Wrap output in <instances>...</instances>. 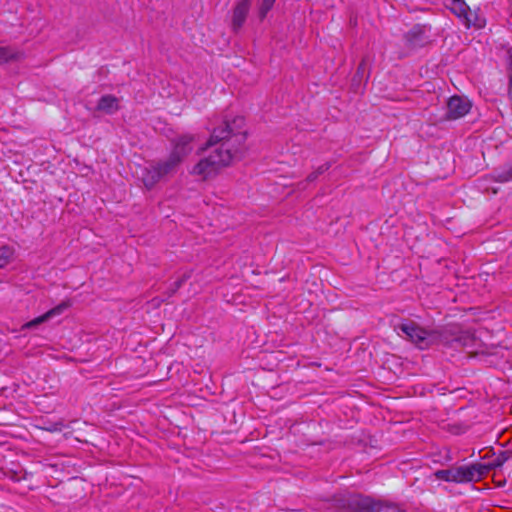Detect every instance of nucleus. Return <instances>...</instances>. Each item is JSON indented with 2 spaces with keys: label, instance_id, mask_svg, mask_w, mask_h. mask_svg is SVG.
Returning <instances> with one entry per match:
<instances>
[{
  "label": "nucleus",
  "instance_id": "f257e3e1",
  "mask_svg": "<svg viewBox=\"0 0 512 512\" xmlns=\"http://www.w3.org/2000/svg\"><path fill=\"white\" fill-rule=\"evenodd\" d=\"M247 127L241 116L225 121L215 128L206 147L210 153L201 158L189 171L197 181L207 182L215 179L224 168L241 159L247 150Z\"/></svg>",
  "mask_w": 512,
  "mask_h": 512
},
{
  "label": "nucleus",
  "instance_id": "f03ea898",
  "mask_svg": "<svg viewBox=\"0 0 512 512\" xmlns=\"http://www.w3.org/2000/svg\"><path fill=\"white\" fill-rule=\"evenodd\" d=\"M486 467L483 465L460 466L446 470H438L434 476L438 480L447 482L463 483L480 479L485 473Z\"/></svg>",
  "mask_w": 512,
  "mask_h": 512
},
{
  "label": "nucleus",
  "instance_id": "7ed1b4c3",
  "mask_svg": "<svg viewBox=\"0 0 512 512\" xmlns=\"http://www.w3.org/2000/svg\"><path fill=\"white\" fill-rule=\"evenodd\" d=\"M398 333L405 335L407 339L417 345L419 348H427L435 339L432 332L419 327L414 322L402 323L397 327Z\"/></svg>",
  "mask_w": 512,
  "mask_h": 512
},
{
  "label": "nucleus",
  "instance_id": "20e7f679",
  "mask_svg": "<svg viewBox=\"0 0 512 512\" xmlns=\"http://www.w3.org/2000/svg\"><path fill=\"white\" fill-rule=\"evenodd\" d=\"M195 137L191 134L179 135L173 140L171 156L179 158L181 163L194 149Z\"/></svg>",
  "mask_w": 512,
  "mask_h": 512
},
{
  "label": "nucleus",
  "instance_id": "39448f33",
  "mask_svg": "<svg viewBox=\"0 0 512 512\" xmlns=\"http://www.w3.org/2000/svg\"><path fill=\"white\" fill-rule=\"evenodd\" d=\"M471 109V102L461 96H453L447 103V118L458 119L465 116Z\"/></svg>",
  "mask_w": 512,
  "mask_h": 512
},
{
  "label": "nucleus",
  "instance_id": "423d86ee",
  "mask_svg": "<svg viewBox=\"0 0 512 512\" xmlns=\"http://www.w3.org/2000/svg\"><path fill=\"white\" fill-rule=\"evenodd\" d=\"M71 306V302L70 300H64L62 301L60 304H58L57 306H55L54 308L48 310L46 313H44L43 315L25 323L23 325V328L24 329H31V328H34L48 320H50L51 318L55 317V316H58V315H61L65 310H67L69 307Z\"/></svg>",
  "mask_w": 512,
  "mask_h": 512
},
{
  "label": "nucleus",
  "instance_id": "0eeeda50",
  "mask_svg": "<svg viewBox=\"0 0 512 512\" xmlns=\"http://www.w3.org/2000/svg\"><path fill=\"white\" fill-rule=\"evenodd\" d=\"M250 7H251L250 0H241L235 5V7L233 8L232 20H231V25H232L233 31H238L242 28V26L244 25V23L246 21Z\"/></svg>",
  "mask_w": 512,
  "mask_h": 512
},
{
  "label": "nucleus",
  "instance_id": "6e6552de",
  "mask_svg": "<svg viewBox=\"0 0 512 512\" xmlns=\"http://www.w3.org/2000/svg\"><path fill=\"white\" fill-rule=\"evenodd\" d=\"M120 109V100L113 95L102 96L96 106V110L104 114H114Z\"/></svg>",
  "mask_w": 512,
  "mask_h": 512
},
{
  "label": "nucleus",
  "instance_id": "1a4fd4ad",
  "mask_svg": "<svg viewBox=\"0 0 512 512\" xmlns=\"http://www.w3.org/2000/svg\"><path fill=\"white\" fill-rule=\"evenodd\" d=\"M161 175L154 163L143 170L141 181L147 189H152L160 180Z\"/></svg>",
  "mask_w": 512,
  "mask_h": 512
},
{
  "label": "nucleus",
  "instance_id": "9d476101",
  "mask_svg": "<svg viewBox=\"0 0 512 512\" xmlns=\"http://www.w3.org/2000/svg\"><path fill=\"white\" fill-rule=\"evenodd\" d=\"M154 164L157 167L161 177L163 178L164 176L173 173L180 165V162L179 158L169 155L166 160L154 162Z\"/></svg>",
  "mask_w": 512,
  "mask_h": 512
},
{
  "label": "nucleus",
  "instance_id": "9b49d317",
  "mask_svg": "<svg viewBox=\"0 0 512 512\" xmlns=\"http://www.w3.org/2000/svg\"><path fill=\"white\" fill-rule=\"evenodd\" d=\"M466 28L481 29L485 26L486 21L483 17L479 16L476 12L469 10L461 19Z\"/></svg>",
  "mask_w": 512,
  "mask_h": 512
},
{
  "label": "nucleus",
  "instance_id": "f8f14e48",
  "mask_svg": "<svg viewBox=\"0 0 512 512\" xmlns=\"http://www.w3.org/2000/svg\"><path fill=\"white\" fill-rule=\"evenodd\" d=\"M22 52L11 47H0V64L18 61L22 58Z\"/></svg>",
  "mask_w": 512,
  "mask_h": 512
},
{
  "label": "nucleus",
  "instance_id": "ddd939ff",
  "mask_svg": "<svg viewBox=\"0 0 512 512\" xmlns=\"http://www.w3.org/2000/svg\"><path fill=\"white\" fill-rule=\"evenodd\" d=\"M15 258V249L9 245L0 247V269L6 268Z\"/></svg>",
  "mask_w": 512,
  "mask_h": 512
},
{
  "label": "nucleus",
  "instance_id": "4468645a",
  "mask_svg": "<svg viewBox=\"0 0 512 512\" xmlns=\"http://www.w3.org/2000/svg\"><path fill=\"white\" fill-rule=\"evenodd\" d=\"M449 8L459 19L470 10L463 0H450Z\"/></svg>",
  "mask_w": 512,
  "mask_h": 512
},
{
  "label": "nucleus",
  "instance_id": "2eb2a0df",
  "mask_svg": "<svg viewBox=\"0 0 512 512\" xmlns=\"http://www.w3.org/2000/svg\"><path fill=\"white\" fill-rule=\"evenodd\" d=\"M276 0H262L259 4V17L263 20L267 13L272 9Z\"/></svg>",
  "mask_w": 512,
  "mask_h": 512
},
{
  "label": "nucleus",
  "instance_id": "dca6fc26",
  "mask_svg": "<svg viewBox=\"0 0 512 512\" xmlns=\"http://www.w3.org/2000/svg\"><path fill=\"white\" fill-rule=\"evenodd\" d=\"M497 180L499 182H508L512 181V167L507 171H503L497 175Z\"/></svg>",
  "mask_w": 512,
  "mask_h": 512
},
{
  "label": "nucleus",
  "instance_id": "f3484780",
  "mask_svg": "<svg viewBox=\"0 0 512 512\" xmlns=\"http://www.w3.org/2000/svg\"><path fill=\"white\" fill-rule=\"evenodd\" d=\"M321 173H322L321 170L312 172L311 174L308 175L307 180L312 182V181L316 180Z\"/></svg>",
  "mask_w": 512,
  "mask_h": 512
}]
</instances>
